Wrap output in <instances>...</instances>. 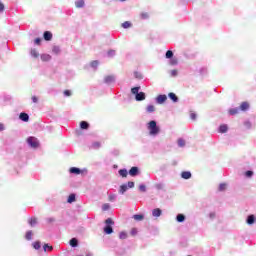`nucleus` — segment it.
<instances>
[{"instance_id": "32", "label": "nucleus", "mask_w": 256, "mask_h": 256, "mask_svg": "<svg viewBox=\"0 0 256 256\" xmlns=\"http://www.w3.org/2000/svg\"><path fill=\"white\" fill-rule=\"evenodd\" d=\"M28 223H29L30 227H35V225H37V217L29 218Z\"/></svg>"}, {"instance_id": "19", "label": "nucleus", "mask_w": 256, "mask_h": 256, "mask_svg": "<svg viewBox=\"0 0 256 256\" xmlns=\"http://www.w3.org/2000/svg\"><path fill=\"white\" fill-rule=\"evenodd\" d=\"M118 175L122 177L123 179L127 178V175H129V170L127 168H122L118 170Z\"/></svg>"}, {"instance_id": "10", "label": "nucleus", "mask_w": 256, "mask_h": 256, "mask_svg": "<svg viewBox=\"0 0 256 256\" xmlns=\"http://www.w3.org/2000/svg\"><path fill=\"white\" fill-rule=\"evenodd\" d=\"M238 109L240 111H242L243 113H247V111H249V109H251V104H249V102L244 101L240 104V106L238 107Z\"/></svg>"}, {"instance_id": "22", "label": "nucleus", "mask_w": 256, "mask_h": 256, "mask_svg": "<svg viewBox=\"0 0 256 256\" xmlns=\"http://www.w3.org/2000/svg\"><path fill=\"white\" fill-rule=\"evenodd\" d=\"M227 131H229V126L227 124H221L218 127V133H227Z\"/></svg>"}, {"instance_id": "30", "label": "nucleus", "mask_w": 256, "mask_h": 256, "mask_svg": "<svg viewBox=\"0 0 256 256\" xmlns=\"http://www.w3.org/2000/svg\"><path fill=\"white\" fill-rule=\"evenodd\" d=\"M90 67L92 69H94V71H97L98 67H99V60H93L91 63H90Z\"/></svg>"}, {"instance_id": "26", "label": "nucleus", "mask_w": 256, "mask_h": 256, "mask_svg": "<svg viewBox=\"0 0 256 256\" xmlns=\"http://www.w3.org/2000/svg\"><path fill=\"white\" fill-rule=\"evenodd\" d=\"M89 127H90L89 122H87V121H81L80 122V129L82 131H87L89 129Z\"/></svg>"}, {"instance_id": "56", "label": "nucleus", "mask_w": 256, "mask_h": 256, "mask_svg": "<svg viewBox=\"0 0 256 256\" xmlns=\"http://www.w3.org/2000/svg\"><path fill=\"white\" fill-rule=\"evenodd\" d=\"M138 231H137V228H132L131 231H130V234L135 237V235H137Z\"/></svg>"}, {"instance_id": "36", "label": "nucleus", "mask_w": 256, "mask_h": 256, "mask_svg": "<svg viewBox=\"0 0 256 256\" xmlns=\"http://www.w3.org/2000/svg\"><path fill=\"white\" fill-rule=\"evenodd\" d=\"M155 189H157V191H163V189H165V184L163 182L157 183L155 184Z\"/></svg>"}, {"instance_id": "49", "label": "nucleus", "mask_w": 256, "mask_h": 256, "mask_svg": "<svg viewBox=\"0 0 256 256\" xmlns=\"http://www.w3.org/2000/svg\"><path fill=\"white\" fill-rule=\"evenodd\" d=\"M119 239H127V232H125V231H121L120 233H119Z\"/></svg>"}, {"instance_id": "45", "label": "nucleus", "mask_w": 256, "mask_h": 256, "mask_svg": "<svg viewBox=\"0 0 256 256\" xmlns=\"http://www.w3.org/2000/svg\"><path fill=\"white\" fill-rule=\"evenodd\" d=\"M199 73L202 77H204V75H207L208 71H207V67H202L199 69Z\"/></svg>"}, {"instance_id": "3", "label": "nucleus", "mask_w": 256, "mask_h": 256, "mask_svg": "<svg viewBox=\"0 0 256 256\" xmlns=\"http://www.w3.org/2000/svg\"><path fill=\"white\" fill-rule=\"evenodd\" d=\"M68 173L69 175H75V176L81 175L83 177L84 175H87L89 173V170L87 168H79V167L73 166L69 168Z\"/></svg>"}, {"instance_id": "29", "label": "nucleus", "mask_w": 256, "mask_h": 256, "mask_svg": "<svg viewBox=\"0 0 256 256\" xmlns=\"http://www.w3.org/2000/svg\"><path fill=\"white\" fill-rule=\"evenodd\" d=\"M32 247L33 249H35L36 251H39V249H41V242L39 240H36L32 243Z\"/></svg>"}, {"instance_id": "37", "label": "nucleus", "mask_w": 256, "mask_h": 256, "mask_svg": "<svg viewBox=\"0 0 256 256\" xmlns=\"http://www.w3.org/2000/svg\"><path fill=\"white\" fill-rule=\"evenodd\" d=\"M243 125L246 129H251L253 127V123H251V120H245L243 122Z\"/></svg>"}, {"instance_id": "23", "label": "nucleus", "mask_w": 256, "mask_h": 256, "mask_svg": "<svg viewBox=\"0 0 256 256\" xmlns=\"http://www.w3.org/2000/svg\"><path fill=\"white\" fill-rule=\"evenodd\" d=\"M76 201H77V194L75 193L69 194L67 198V203L71 204V203H75Z\"/></svg>"}, {"instance_id": "55", "label": "nucleus", "mask_w": 256, "mask_h": 256, "mask_svg": "<svg viewBox=\"0 0 256 256\" xmlns=\"http://www.w3.org/2000/svg\"><path fill=\"white\" fill-rule=\"evenodd\" d=\"M141 19H149V14L147 12L141 13Z\"/></svg>"}, {"instance_id": "34", "label": "nucleus", "mask_w": 256, "mask_h": 256, "mask_svg": "<svg viewBox=\"0 0 256 256\" xmlns=\"http://www.w3.org/2000/svg\"><path fill=\"white\" fill-rule=\"evenodd\" d=\"M146 113H155V106L153 104H149L146 107Z\"/></svg>"}, {"instance_id": "2", "label": "nucleus", "mask_w": 256, "mask_h": 256, "mask_svg": "<svg viewBox=\"0 0 256 256\" xmlns=\"http://www.w3.org/2000/svg\"><path fill=\"white\" fill-rule=\"evenodd\" d=\"M130 93L134 96V99L137 102L145 101V99H147V94L141 91V86L132 87Z\"/></svg>"}, {"instance_id": "33", "label": "nucleus", "mask_w": 256, "mask_h": 256, "mask_svg": "<svg viewBox=\"0 0 256 256\" xmlns=\"http://www.w3.org/2000/svg\"><path fill=\"white\" fill-rule=\"evenodd\" d=\"M90 149H101V142H93L90 146Z\"/></svg>"}, {"instance_id": "27", "label": "nucleus", "mask_w": 256, "mask_h": 256, "mask_svg": "<svg viewBox=\"0 0 256 256\" xmlns=\"http://www.w3.org/2000/svg\"><path fill=\"white\" fill-rule=\"evenodd\" d=\"M24 237H25L26 241H33V230L26 231Z\"/></svg>"}, {"instance_id": "35", "label": "nucleus", "mask_w": 256, "mask_h": 256, "mask_svg": "<svg viewBox=\"0 0 256 256\" xmlns=\"http://www.w3.org/2000/svg\"><path fill=\"white\" fill-rule=\"evenodd\" d=\"M30 54H31V57H34V59H37L39 57V52L35 48L31 49Z\"/></svg>"}, {"instance_id": "43", "label": "nucleus", "mask_w": 256, "mask_h": 256, "mask_svg": "<svg viewBox=\"0 0 256 256\" xmlns=\"http://www.w3.org/2000/svg\"><path fill=\"white\" fill-rule=\"evenodd\" d=\"M42 61H51V55L49 54H41Z\"/></svg>"}, {"instance_id": "40", "label": "nucleus", "mask_w": 256, "mask_h": 256, "mask_svg": "<svg viewBox=\"0 0 256 256\" xmlns=\"http://www.w3.org/2000/svg\"><path fill=\"white\" fill-rule=\"evenodd\" d=\"M139 192L140 193H147V186L144 183L139 185Z\"/></svg>"}, {"instance_id": "15", "label": "nucleus", "mask_w": 256, "mask_h": 256, "mask_svg": "<svg viewBox=\"0 0 256 256\" xmlns=\"http://www.w3.org/2000/svg\"><path fill=\"white\" fill-rule=\"evenodd\" d=\"M42 249L44 253H51L53 251V246L49 243H44Z\"/></svg>"}, {"instance_id": "25", "label": "nucleus", "mask_w": 256, "mask_h": 256, "mask_svg": "<svg viewBox=\"0 0 256 256\" xmlns=\"http://www.w3.org/2000/svg\"><path fill=\"white\" fill-rule=\"evenodd\" d=\"M132 219L134 221H143V219H145V214H142V213L134 214L132 216Z\"/></svg>"}, {"instance_id": "52", "label": "nucleus", "mask_w": 256, "mask_h": 256, "mask_svg": "<svg viewBox=\"0 0 256 256\" xmlns=\"http://www.w3.org/2000/svg\"><path fill=\"white\" fill-rule=\"evenodd\" d=\"M227 189V184L221 183L219 184L218 190L219 191H225Z\"/></svg>"}, {"instance_id": "6", "label": "nucleus", "mask_w": 256, "mask_h": 256, "mask_svg": "<svg viewBox=\"0 0 256 256\" xmlns=\"http://www.w3.org/2000/svg\"><path fill=\"white\" fill-rule=\"evenodd\" d=\"M26 143L30 149H39V147H41V142H39V139L35 136H29L26 139Z\"/></svg>"}, {"instance_id": "62", "label": "nucleus", "mask_w": 256, "mask_h": 256, "mask_svg": "<svg viewBox=\"0 0 256 256\" xmlns=\"http://www.w3.org/2000/svg\"><path fill=\"white\" fill-rule=\"evenodd\" d=\"M215 217H216L215 212H210V213H209V218H210V219H215Z\"/></svg>"}, {"instance_id": "14", "label": "nucleus", "mask_w": 256, "mask_h": 256, "mask_svg": "<svg viewBox=\"0 0 256 256\" xmlns=\"http://www.w3.org/2000/svg\"><path fill=\"white\" fill-rule=\"evenodd\" d=\"M187 220V216H185V214L183 213H178L176 215V221L177 223H185V221Z\"/></svg>"}, {"instance_id": "1", "label": "nucleus", "mask_w": 256, "mask_h": 256, "mask_svg": "<svg viewBox=\"0 0 256 256\" xmlns=\"http://www.w3.org/2000/svg\"><path fill=\"white\" fill-rule=\"evenodd\" d=\"M146 128L149 131L150 137H157V135H159V133H161V126H159V124H157L156 120H150L146 124Z\"/></svg>"}, {"instance_id": "50", "label": "nucleus", "mask_w": 256, "mask_h": 256, "mask_svg": "<svg viewBox=\"0 0 256 256\" xmlns=\"http://www.w3.org/2000/svg\"><path fill=\"white\" fill-rule=\"evenodd\" d=\"M63 95H64V97H71V95H73V92H71V90L67 89V90H64Z\"/></svg>"}, {"instance_id": "61", "label": "nucleus", "mask_w": 256, "mask_h": 256, "mask_svg": "<svg viewBox=\"0 0 256 256\" xmlns=\"http://www.w3.org/2000/svg\"><path fill=\"white\" fill-rule=\"evenodd\" d=\"M32 103H39V98L37 96H32Z\"/></svg>"}, {"instance_id": "21", "label": "nucleus", "mask_w": 256, "mask_h": 256, "mask_svg": "<svg viewBox=\"0 0 256 256\" xmlns=\"http://www.w3.org/2000/svg\"><path fill=\"white\" fill-rule=\"evenodd\" d=\"M193 177V174H191V171H182L181 172V178L185 180H189Z\"/></svg>"}, {"instance_id": "44", "label": "nucleus", "mask_w": 256, "mask_h": 256, "mask_svg": "<svg viewBox=\"0 0 256 256\" xmlns=\"http://www.w3.org/2000/svg\"><path fill=\"white\" fill-rule=\"evenodd\" d=\"M52 52H53L55 55H59V53H61V47H59V46H53Z\"/></svg>"}, {"instance_id": "42", "label": "nucleus", "mask_w": 256, "mask_h": 256, "mask_svg": "<svg viewBox=\"0 0 256 256\" xmlns=\"http://www.w3.org/2000/svg\"><path fill=\"white\" fill-rule=\"evenodd\" d=\"M177 145H178V147H185V145H186L185 139L179 138L177 141Z\"/></svg>"}, {"instance_id": "12", "label": "nucleus", "mask_w": 256, "mask_h": 256, "mask_svg": "<svg viewBox=\"0 0 256 256\" xmlns=\"http://www.w3.org/2000/svg\"><path fill=\"white\" fill-rule=\"evenodd\" d=\"M30 116L26 112H21L19 114V120L23 123H29Z\"/></svg>"}, {"instance_id": "57", "label": "nucleus", "mask_w": 256, "mask_h": 256, "mask_svg": "<svg viewBox=\"0 0 256 256\" xmlns=\"http://www.w3.org/2000/svg\"><path fill=\"white\" fill-rule=\"evenodd\" d=\"M171 77H177L179 75V72L177 70H171Z\"/></svg>"}, {"instance_id": "38", "label": "nucleus", "mask_w": 256, "mask_h": 256, "mask_svg": "<svg viewBox=\"0 0 256 256\" xmlns=\"http://www.w3.org/2000/svg\"><path fill=\"white\" fill-rule=\"evenodd\" d=\"M254 172L253 170H247L244 172V177H246L247 179H251V177H253Z\"/></svg>"}, {"instance_id": "31", "label": "nucleus", "mask_w": 256, "mask_h": 256, "mask_svg": "<svg viewBox=\"0 0 256 256\" xmlns=\"http://www.w3.org/2000/svg\"><path fill=\"white\" fill-rule=\"evenodd\" d=\"M75 5L78 9H83V7H85V0H77Z\"/></svg>"}, {"instance_id": "39", "label": "nucleus", "mask_w": 256, "mask_h": 256, "mask_svg": "<svg viewBox=\"0 0 256 256\" xmlns=\"http://www.w3.org/2000/svg\"><path fill=\"white\" fill-rule=\"evenodd\" d=\"M134 78L141 81L143 79V74L139 71H134Z\"/></svg>"}, {"instance_id": "4", "label": "nucleus", "mask_w": 256, "mask_h": 256, "mask_svg": "<svg viewBox=\"0 0 256 256\" xmlns=\"http://www.w3.org/2000/svg\"><path fill=\"white\" fill-rule=\"evenodd\" d=\"M104 223H105L103 228L104 235H112L114 231L113 225H115V221H113L112 218H107Z\"/></svg>"}, {"instance_id": "58", "label": "nucleus", "mask_w": 256, "mask_h": 256, "mask_svg": "<svg viewBox=\"0 0 256 256\" xmlns=\"http://www.w3.org/2000/svg\"><path fill=\"white\" fill-rule=\"evenodd\" d=\"M190 118H191L192 121H195L197 119V114L195 112H192L190 114Z\"/></svg>"}, {"instance_id": "54", "label": "nucleus", "mask_w": 256, "mask_h": 256, "mask_svg": "<svg viewBox=\"0 0 256 256\" xmlns=\"http://www.w3.org/2000/svg\"><path fill=\"white\" fill-rule=\"evenodd\" d=\"M107 57H115V50H109L107 52Z\"/></svg>"}, {"instance_id": "63", "label": "nucleus", "mask_w": 256, "mask_h": 256, "mask_svg": "<svg viewBox=\"0 0 256 256\" xmlns=\"http://www.w3.org/2000/svg\"><path fill=\"white\" fill-rule=\"evenodd\" d=\"M5 129V124L4 123H0V132L3 131Z\"/></svg>"}, {"instance_id": "7", "label": "nucleus", "mask_w": 256, "mask_h": 256, "mask_svg": "<svg viewBox=\"0 0 256 256\" xmlns=\"http://www.w3.org/2000/svg\"><path fill=\"white\" fill-rule=\"evenodd\" d=\"M134 187H135V182L128 181L127 183H124L119 186L118 193L120 195H125V193H127V191H129V189H133Z\"/></svg>"}, {"instance_id": "41", "label": "nucleus", "mask_w": 256, "mask_h": 256, "mask_svg": "<svg viewBox=\"0 0 256 256\" xmlns=\"http://www.w3.org/2000/svg\"><path fill=\"white\" fill-rule=\"evenodd\" d=\"M121 26H122L123 29H129L133 26V24L129 21H125L124 23H122Z\"/></svg>"}, {"instance_id": "18", "label": "nucleus", "mask_w": 256, "mask_h": 256, "mask_svg": "<svg viewBox=\"0 0 256 256\" xmlns=\"http://www.w3.org/2000/svg\"><path fill=\"white\" fill-rule=\"evenodd\" d=\"M69 245L70 247H72L73 249L79 247V239L77 238H71L69 241Z\"/></svg>"}, {"instance_id": "13", "label": "nucleus", "mask_w": 256, "mask_h": 256, "mask_svg": "<svg viewBox=\"0 0 256 256\" xmlns=\"http://www.w3.org/2000/svg\"><path fill=\"white\" fill-rule=\"evenodd\" d=\"M168 99H170L172 103H179V96H177V94H175L174 92L168 93Z\"/></svg>"}, {"instance_id": "5", "label": "nucleus", "mask_w": 256, "mask_h": 256, "mask_svg": "<svg viewBox=\"0 0 256 256\" xmlns=\"http://www.w3.org/2000/svg\"><path fill=\"white\" fill-rule=\"evenodd\" d=\"M165 57L168 60L169 65H171V67H175L176 65H179V60L177 59V57H175V53L172 50H167L165 53Z\"/></svg>"}, {"instance_id": "53", "label": "nucleus", "mask_w": 256, "mask_h": 256, "mask_svg": "<svg viewBox=\"0 0 256 256\" xmlns=\"http://www.w3.org/2000/svg\"><path fill=\"white\" fill-rule=\"evenodd\" d=\"M119 150H117V149H114V150H112L111 151V155H113L114 157H119Z\"/></svg>"}, {"instance_id": "17", "label": "nucleus", "mask_w": 256, "mask_h": 256, "mask_svg": "<svg viewBox=\"0 0 256 256\" xmlns=\"http://www.w3.org/2000/svg\"><path fill=\"white\" fill-rule=\"evenodd\" d=\"M241 111L239 110V107H235V108H229L228 109V114L233 117L235 115H239Z\"/></svg>"}, {"instance_id": "9", "label": "nucleus", "mask_w": 256, "mask_h": 256, "mask_svg": "<svg viewBox=\"0 0 256 256\" xmlns=\"http://www.w3.org/2000/svg\"><path fill=\"white\" fill-rule=\"evenodd\" d=\"M166 102H167V96L165 94H159L155 98V103H157V105H163Z\"/></svg>"}, {"instance_id": "11", "label": "nucleus", "mask_w": 256, "mask_h": 256, "mask_svg": "<svg viewBox=\"0 0 256 256\" xmlns=\"http://www.w3.org/2000/svg\"><path fill=\"white\" fill-rule=\"evenodd\" d=\"M43 39L44 41H52L53 40V33L49 30L43 32Z\"/></svg>"}, {"instance_id": "24", "label": "nucleus", "mask_w": 256, "mask_h": 256, "mask_svg": "<svg viewBox=\"0 0 256 256\" xmlns=\"http://www.w3.org/2000/svg\"><path fill=\"white\" fill-rule=\"evenodd\" d=\"M255 221H256L255 215H248L246 218L247 225H254Z\"/></svg>"}, {"instance_id": "59", "label": "nucleus", "mask_w": 256, "mask_h": 256, "mask_svg": "<svg viewBox=\"0 0 256 256\" xmlns=\"http://www.w3.org/2000/svg\"><path fill=\"white\" fill-rule=\"evenodd\" d=\"M5 11V4L0 1V13H3Z\"/></svg>"}, {"instance_id": "51", "label": "nucleus", "mask_w": 256, "mask_h": 256, "mask_svg": "<svg viewBox=\"0 0 256 256\" xmlns=\"http://www.w3.org/2000/svg\"><path fill=\"white\" fill-rule=\"evenodd\" d=\"M43 38L37 37L34 39V45H41Z\"/></svg>"}, {"instance_id": "16", "label": "nucleus", "mask_w": 256, "mask_h": 256, "mask_svg": "<svg viewBox=\"0 0 256 256\" xmlns=\"http://www.w3.org/2000/svg\"><path fill=\"white\" fill-rule=\"evenodd\" d=\"M104 83L106 85H111V83H115V76L113 75H108L104 78Z\"/></svg>"}, {"instance_id": "28", "label": "nucleus", "mask_w": 256, "mask_h": 256, "mask_svg": "<svg viewBox=\"0 0 256 256\" xmlns=\"http://www.w3.org/2000/svg\"><path fill=\"white\" fill-rule=\"evenodd\" d=\"M108 201H110V203H115V201H117V194L108 193Z\"/></svg>"}, {"instance_id": "48", "label": "nucleus", "mask_w": 256, "mask_h": 256, "mask_svg": "<svg viewBox=\"0 0 256 256\" xmlns=\"http://www.w3.org/2000/svg\"><path fill=\"white\" fill-rule=\"evenodd\" d=\"M111 209V204L105 203L102 205V211H109Z\"/></svg>"}, {"instance_id": "47", "label": "nucleus", "mask_w": 256, "mask_h": 256, "mask_svg": "<svg viewBox=\"0 0 256 256\" xmlns=\"http://www.w3.org/2000/svg\"><path fill=\"white\" fill-rule=\"evenodd\" d=\"M116 255H118V256H123V255H125V249H123V248H118V249L116 250Z\"/></svg>"}, {"instance_id": "60", "label": "nucleus", "mask_w": 256, "mask_h": 256, "mask_svg": "<svg viewBox=\"0 0 256 256\" xmlns=\"http://www.w3.org/2000/svg\"><path fill=\"white\" fill-rule=\"evenodd\" d=\"M46 222L49 223V224L50 223H55V218L49 217V218L46 219Z\"/></svg>"}, {"instance_id": "20", "label": "nucleus", "mask_w": 256, "mask_h": 256, "mask_svg": "<svg viewBox=\"0 0 256 256\" xmlns=\"http://www.w3.org/2000/svg\"><path fill=\"white\" fill-rule=\"evenodd\" d=\"M161 215H163V210H161V208H154L152 210V216L153 217H161Z\"/></svg>"}, {"instance_id": "8", "label": "nucleus", "mask_w": 256, "mask_h": 256, "mask_svg": "<svg viewBox=\"0 0 256 256\" xmlns=\"http://www.w3.org/2000/svg\"><path fill=\"white\" fill-rule=\"evenodd\" d=\"M128 175H130V177H139V175H141V169H139L138 166H132L128 170Z\"/></svg>"}, {"instance_id": "64", "label": "nucleus", "mask_w": 256, "mask_h": 256, "mask_svg": "<svg viewBox=\"0 0 256 256\" xmlns=\"http://www.w3.org/2000/svg\"><path fill=\"white\" fill-rule=\"evenodd\" d=\"M86 256H93V254H91V253H87V254H86Z\"/></svg>"}, {"instance_id": "46", "label": "nucleus", "mask_w": 256, "mask_h": 256, "mask_svg": "<svg viewBox=\"0 0 256 256\" xmlns=\"http://www.w3.org/2000/svg\"><path fill=\"white\" fill-rule=\"evenodd\" d=\"M11 99V96L10 95H3V96H0V103L1 101H9Z\"/></svg>"}]
</instances>
